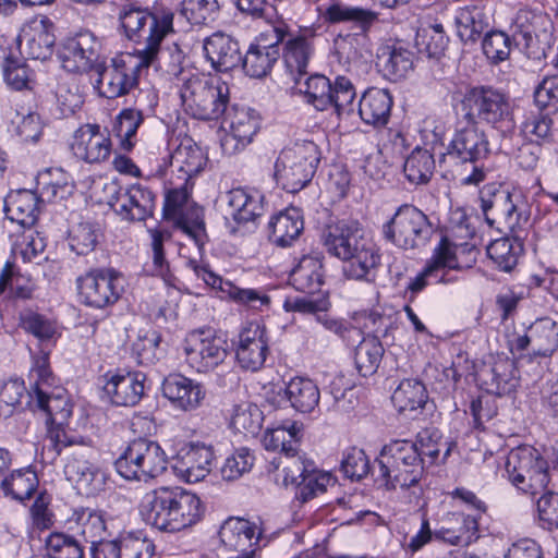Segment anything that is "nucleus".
Instances as JSON below:
<instances>
[{"label": "nucleus", "instance_id": "nucleus-28", "mask_svg": "<svg viewBox=\"0 0 558 558\" xmlns=\"http://www.w3.org/2000/svg\"><path fill=\"white\" fill-rule=\"evenodd\" d=\"M204 51L213 68L220 72L232 70L242 61L238 40L222 32H216L204 40Z\"/></svg>", "mask_w": 558, "mask_h": 558}, {"label": "nucleus", "instance_id": "nucleus-34", "mask_svg": "<svg viewBox=\"0 0 558 558\" xmlns=\"http://www.w3.org/2000/svg\"><path fill=\"white\" fill-rule=\"evenodd\" d=\"M39 198L35 192L19 190L9 193L4 201L7 217L22 228H31L37 220Z\"/></svg>", "mask_w": 558, "mask_h": 558}, {"label": "nucleus", "instance_id": "nucleus-16", "mask_svg": "<svg viewBox=\"0 0 558 558\" xmlns=\"http://www.w3.org/2000/svg\"><path fill=\"white\" fill-rule=\"evenodd\" d=\"M100 41L89 31L68 37L59 49L62 68L68 72L85 73L97 68Z\"/></svg>", "mask_w": 558, "mask_h": 558}, {"label": "nucleus", "instance_id": "nucleus-43", "mask_svg": "<svg viewBox=\"0 0 558 558\" xmlns=\"http://www.w3.org/2000/svg\"><path fill=\"white\" fill-rule=\"evenodd\" d=\"M428 396L424 384L417 379H404L395 389L391 401L400 413L423 409Z\"/></svg>", "mask_w": 558, "mask_h": 558}, {"label": "nucleus", "instance_id": "nucleus-12", "mask_svg": "<svg viewBox=\"0 0 558 558\" xmlns=\"http://www.w3.org/2000/svg\"><path fill=\"white\" fill-rule=\"evenodd\" d=\"M154 63L149 57H136L131 53H122L111 60L105 66H97V87L101 96L114 99L126 95L137 85L141 72Z\"/></svg>", "mask_w": 558, "mask_h": 558}, {"label": "nucleus", "instance_id": "nucleus-9", "mask_svg": "<svg viewBox=\"0 0 558 558\" xmlns=\"http://www.w3.org/2000/svg\"><path fill=\"white\" fill-rule=\"evenodd\" d=\"M167 457L158 442L147 438L132 440L116 461L118 473L126 480L148 482L167 470Z\"/></svg>", "mask_w": 558, "mask_h": 558}, {"label": "nucleus", "instance_id": "nucleus-52", "mask_svg": "<svg viewBox=\"0 0 558 558\" xmlns=\"http://www.w3.org/2000/svg\"><path fill=\"white\" fill-rule=\"evenodd\" d=\"M384 354V348L376 337H365L355 349L354 360L360 374L364 377L377 369Z\"/></svg>", "mask_w": 558, "mask_h": 558}, {"label": "nucleus", "instance_id": "nucleus-51", "mask_svg": "<svg viewBox=\"0 0 558 558\" xmlns=\"http://www.w3.org/2000/svg\"><path fill=\"white\" fill-rule=\"evenodd\" d=\"M264 415L254 403L245 401L233 407L231 426L238 433L255 436L263 426Z\"/></svg>", "mask_w": 558, "mask_h": 558}, {"label": "nucleus", "instance_id": "nucleus-46", "mask_svg": "<svg viewBox=\"0 0 558 558\" xmlns=\"http://www.w3.org/2000/svg\"><path fill=\"white\" fill-rule=\"evenodd\" d=\"M302 425L292 423L289 427L277 426L268 429L263 438L266 450L279 451L282 457L296 452L301 439Z\"/></svg>", "mask_w": 558, "mask_h": 558}, {"label": "nucleus", "instance_id": "nucleus-22", "mask_svg": "<svg viewBox=\"0 0 558 558\" xmlns=\"http://www.w3.org/2000/svg\"><path fill=\"white\" fill-rule=\"evenodd\" d=\"M529 347L536 356H551L558 350V317L537 318L527 332L514 341L518 351H524Z\"/></svg>", "mask_w": 558, "mask_h": 558}, {"label": "nucleus", "instance_id": "nucleus-49", "mask_svg": "<svg viewBox=\"0 0 558 558\" xmlns=\"http://www.w3.org/2000/svg\"><path fill=\"white\" fill-rule=\"evenodd\" d=\"M435 168L434 156L427 149L416 147L405 159L403 172L412 184H425L433 175Z\"/></svg>", "mask_w": 558, "mask_h": 558}, {"label": "nucleus", "instance_id": "nucleus-57", "mask_svg": "<svg viewBox=\"0 0 558 558\" xmlns=\"http://www.w3.org/2000/svg\"><path fill=\"white\" fill-rule=\"evenodd\" d=\"M48 558H84L80 542L64 533H51L46 541Z\"/></svg>", "mask_w": 558, "mask_h": 558}, {"label": "nucleus", "instance_id": "nucleus-18", "mask_svg": "<svg viewBox=\"0 0 558 558\" xmlns=\"http://www.w3.org/2000/svg\"><path fill=\"white\" fill-rule=\"evenodd\" d=\"M225 117V124L229 128L221 141L225 154L233 155L248 145L259 130L260 120L258 113L247 107L232 106Z\"/></svg>", "mask_w": 558, "mask_h": 558}, {"label": "nucleus", "instance_id": "nucleus-23", "mask_svg": "<svg viewBox=\"0 0 558 558\" xmlns=\"http://www.w3.org/2000/svg\"><path fill=\"white\" fill-rule=\"evenodd\" d=\"M71 150L86 162H101L110 156L111 141L98 124H84L75 131Z\"/></svg>", "mask_w": 558, "mask_h": 558}, {"label": "nucleus", "instance_id": "nucleus-53", "mask_svg": "<svg viewBox=\"0 0 558 558\" xmlns=\"http://www.w3.org/2000/svg\"><path fill=\"white\" fill-rule=\"evenodd\" d=\"M181 15L192 25L214 22L219 13L217 0H182Z\"/></svg>", "mask_w": 558, "mask_h": 558}, {"label": "nucleus", "instance_id": "nucleus-13", "mask_svg": "<svg viewBox=\"0 0 558 558\" xmlns=\"http://www.w3.org/2000/svg\"><path fill=\"white\" fill-rule=\"evenodd\" d=\"M280 464L284 485L295 487V498L302 504L324 493L332 482L330 474L317 471L314 463L298 454V451L281 457Z\"/></svg>", "mask_w": 558, "mask_h": 558}, {"label": "nucleus", "instance_id": "nucleus-31", "mask_svg": "<svg viewBox=\"0 0 558 558\" xmlns=\"http://www.w3.org/2000/svg\"><path fill=\"white\" fill-rule=\"evenodd\" d=\"M489 12L490 7L484 0L460 9L456 16L459 38L464 43H475L489 26Z\"/></svg>", "mask_w": 558, "mask_h": 558}, {"label": "nucleus", "instance_id": "nucleus-8", "mask_svg": "<svg viewBox=\"0 0 558 558\" xmlns=\"http://www.w3.org/2000/svg\"><path fill=\"white\" fill-rule=\"evenodd\" d=\"M179 95L186 112L199 120H215L227 111L229 87L226 83L206 80L197 74L179 85Z\"/></svg>", "mask_w": 558, "mask_h": 558}, {"label": "nucleus", "instance_id": "nucleus-6", "mask_svg": "<svg viewBox=\"0 0 558 558\" xmlns=\"http://www.w3.org/2000/svg\"><path fill=\"white\" fill-rule=\"evenodd\" d=\"M322 151L313 141H296L284 147L275 163V178L282 189L295 193L313 179Z\"/></svg>", "mask_w": 558, "mask_h": 558}, {"label": "nucleus", "instance_id": "nucleus-41", "mask_svg": "<svg viewBox=\"0 0 558 558\" xmlns=\"http://www.w3.org/2000/svg\"><path fill=\"white\" fill-rule=\"evenodd\" d=\"M278 45H251L241 64L245 73L254 78L268 75L279 58Z\"/></svg>", "mask_w": 558, "mask_h": 558}, {"label": "nucleus", "instance_id": "nucleus-30", "mask_svg": "<svg viewBox=\"0 0 558 558\" xmlns=\"http://www.w3.org/2000/svg\"><path fill=\"white\" fill-rule=\"evenodd\" d=\"M145 380L146 376L141 372L116 374L107 381L105 389L113 404L133 407L144 396Z\"/></svg>", "mask_w": 558, "mask_h": 558}, {"label": "nucleus", "instance_id": "nucleus-62", "mask_svg": "<svg viewBox=\"0 0 558 558\" xmlns=\"http://www.w3.org/2000/svg\"><path fill=\"white\" fill-rule=\"evenodd\" d=\"M254 464V457L248 449L240 448L226 458L220 468L221 476L225 481H235L247 473Z\"/></svg>", "mask_w": 558, "mask_h": 558}, {"label": "nucleus", "instance_id": "nucleus-40", "mask_svg": "<svg viewBox=\"0 0 558 558\" xmlns=\"http://www.w3.org/2000/svg\"><path fill=\"white\" fill-rule=\"evenodd\" d=\"M284 396L290 405L301 413L313 412L320 399V392L316 384L304 377H294L288 381Z\"/></svg>", "mask_w": 558, "mask_h": 558}, {"label": "nucleus", "instance_id": "nucleus-61", "mask_svg": "<svg viewBox=\"0 0 558 558\" xmlns=\"http://www.w3.org/2000/svg\"><path fill=\"white\" fill-rule=\"evenodd\" d=\"M99 236V228L90 222H82L72 230L70 246L77 255H86L95 250Z\"/></svg>", "mask_w": 558, "mask_h": 558}, {"label": "nucleus", "instance_id": "nucleus-44", "mask_svg": "<svg viewBox=\"0 0 558 558\" xmlns=\"http://www.w3.org/2000/svg\"><path fill=\"white\" fill-rule=\"evenodd\" d=\"M302 78H294V88L304 94L306 101L313 105L317 110H326L331 106V83L324 75H311Z\"/></svg>", "mask_w": 558, "mask_h": 558}, {"label": "nucleus", "instance_id": "nucleus-59", "mask_svg": "<svg viewBox=\"0 0 558 558\" xmlns=\"http://www.w3.org/2000/svg\"><path fill=\"white\" fill-rule=\"evenodd\" d=\"M366 43V32L355 29L354 33L339 34L333 40V46L339 60L351 62L362 56V48Z\"/></svg>", "mask_w": 558, "mask_h": 558}, {"label": "nucleus", "instance_id": "nucleus-4", "mask_svg": "<svg viewBox=\"0 0 558 558\" xmlns=\"http://www.w3.org/2000/svg\"><path fill=\"white\" fill-rule=\"evenodd\" d=\"M493 154L487 133L475 122H460L446 147L444 158L457 166L470 167L471 172L461 178L464 185H478L486 178L483 162Z\"/></svg>", "mask_w": 558, "mask_h": 558}, {"label": "nucleus", "instance_id": "nucleus-17", "mask_svg": "<svg viewBox=\"0 0 558 558\" xmlns=\"http://www.w3.org/2000/svg\"><path fill=\"white\" fill-rule=\"evenodd\" d=\"M518 193H512L501 184H487L480 191L481 208L488 225L505 223L514 228L519 223L515 199Z\"/></svg>", "mask_w": 558, "mask_h": 558}, {"label": "nucleus", "instance_id": "nucleus-11", "mask_svg": "<svg viewBox=\"0 0 558 558\" xmlns=\"http://www.w3.org/2000/svg\"><path fill=\"white\" fill-rule=\"evenodd\" d=\"M464 120L486 123L493 128H505L504 132L513 130L510 105L506 96L490 87H473L463 99Z\"/></svg>", "mask_w": 558, "mask_h": 558}, {"label": "nucleus", "instance_id": "nucleus-33", "mask_svg": "<svg viewBox=\"0 0 558 558\" xmlns=\"http://www.w3.org/2000/svg\"><path fill=\"white\" fill-rule=\"evenodd\" d=\"M392 97L387 89L368 88L360 99L359 113L369 125L384 126L388 123Z\"/></svg>", "mask_w": 558, "mask_h": 558}, {"label": "nucleus", "instance_id": "nucleus-60", "mask_svg": "<svg viewBox=\"0 0 558 558\" xmlns=\"http://www.w3.org/2000/svg\"><path fill=\"white\" fill-rule=\"evenodd\" d=\"M43 193L48 199L64 198L72 192L71 177L60 168H50L41 174Z\"/></svg>", "mask_w": 558, "mask_h": 558}, {"label": "nucleus", "instance_id": "nucleus-47", "mask_svg": "<svg viewBox=\"0 0 558 558\" xmlns=\"http://www.w3.org/2000/svg\"><path fill=\"white\" fill-rule=\"evenodd\" d=\"M76 532L90 546L99 543L106 536V522L100 511L90 508H81L73 513Z\"/></svg>", "mask_w": 558, "mask_h": 558}, {"label": "nucleus", "instance_id": "nucleus-29", "mask_svg": "<svg viewBox=\"0 0 558 558\" xmlns=\"http://www.w3.org/2000/svg\"><path fill=\"white\" fill-rule=\"evenodd\" d=\"M478 522L474 514L462 512H449L442 521L441 526L434 533L437 539L450 545H469L477 538Z\"/></svg>", "mask_w": 558, "mask_h": 558}, {"label": "nucleus", "instance_id": "nucleus-50", "mask_svg": "<svg viewBox=\"0 0 558 558\" xmlns=\"http://www.w3.org/2000/svg\"><path fill=\"white\" fill-rule=\"evenodd\" d=\"M37 486V475L31 469L15 470L1 483L4 495L19 501L28 499L36 490Z\"/></svg>", "mask_w": 558, "mask_h": 558}, {"label": "nucleus", "instance_id": "nucleus-7", "mask_svg": "<svg viewBox=\"0 0 558 558\" xmlns=\"http://www.w3.org/2000/svg\"><path fill=\"white\" fill-rule=\"evenodd\" d=\"M28 380L37 407L47 415L46 424L65 425L72 415V404L66 391L54 386L47 354L34 357Z\"/></svg>", "mask_w": 558, "mask_h": 558}, {"label": "nucleus", "instance_id": "nucleus-42", "mask_svg": "<svg viewBox=\"0 0 558 558\" xmlns=\"http://www.w3.org/2000/svg\"><path fill=\"white\" fill-rule=\"evenodd\" d=\"M514 373V363L511 360L499 359L492 366L483 368L478 377L488 392L500 396L509 392L515 386Z\"/></svg>", "mask_w": 558, "mask_h": 558}, {"label": "nucleus", "instance_id": "nucleus-10", "mask_svg": "<svg viewBox=\"0 0 558 558\" xmlns=\"http://www.w3.org/2000/svg\"><path fill=\"white\" fill-rule=\"evenodd\" d=\"M384 239L402 250L425 246L434 232L427 216L412 205L400 206L381 228Z\"/></svg>", "mask_w": 558, "mask_h": 558}, {"label": "nucleus", "instance_id": "nucleus-38", "mask_svg": "<svg viewBox=\"0 0 558 558\" xmlns=\"http://www.w3.org/2000/svg\"><path fill=\"white\" fill-rule=\"evenodd\" d=\"M323 264L318 256L305 255L291 270L290 282L295 290L314 294L323 284Z\"/></svg>", "mask_w": 558, "mask_h": 558}, {"label": "nucleus", "instance_id": "nucleus-45", "mask_svg": "<svg viewBox=\"0 0 558 558\" xmlns=\"http://www.w3.org/2000/svg\"><path fill=\"white\" fill-rule=\"evenodd\" d=\"M536 449L522 446L512 449L506 459L505 469L508 480L520 489V485H526L527 474L535 463Z\"/></svg>", "mask_w": 558, "mask_h": 558}, {"label": "nucleus", "instance_id": "nucleus-35", "mask_svg": "<svg viewBox=\"0 0 558 558\" xmlns=\"http://www.w3.org/2000/svg\"><path fill=\"white\" fill-rule=\"evenodd\" d=\"M231 217L238 223L254 221L264 214V195L256 190L242 187L231 190L228 195Z\"/></svg>", "mask_w": 558, "mask_h": 558}, {"label": "nucleus", "instance_id": "nucleus-24", "mask_svg": "<svg viewBox=\"0 0 558 558\" xmlns=\"http://www.w3.org/2000/svg\"><path fill=\"white\" fill-rule=\"evenodd\" d=\"M214 458L211 446L191 444L179 453L173 469L175 474L185 482L197 483L210 473Z\"/></svg>", "mask_w": 558, "mask_h": 558}, {"label": "nucleus", "instance_id": "nucleus-64", "mask_svg": "<svg viewBox=\"0 0 558 558\" xmlns=\"http://www.w3.org/2000/svg\"><path fill=\"white\" fill-rule=\"evenodd\" d=\"M534 102L541 110L558 112V74L545 76L534 90Z\"/></svg>", "mask_w": 558, "mask_h": 558}, {"label": "nucleus", "instance_id": "nucleus-37", "mask_svg": "<svg viewBox=\"0 0 558 558\" xmlns=\"http://www.w3.org/2000/svg\"><path fill=\"white\" fill-rule=\"evenodd\" d=\"M304 228L301 211L295 207L287 208L276 215L269 222V239L281 247L290 246Z\"/></svg>", "mask_w": 558, "mask_h": 558}, {"label": "nucleus", "instance_id": "nucleus-58", "mask_svg": "<svg viewBox=\"0 0 558 558\" xmlns=\"http://www.w3.org/2000/svg\"><path fill=\"white\" fill-rule=\"evenodd\" d=\"M142 122V111L133 108L122 110L117 117L113 131L120 138L121 145L124 149H131L133 147V138L135 137L136 131Z\"/></svg>", "mask_w": 558, "mask_h": 558}, {"label": "nucleus", "instance_id": "nucleus-36", "mask_svg": "<svg viewBox=\"0 0 558 558\" xmlns=\"http://www.w3.org/2000/svg\"><path fill=\"white\" fill-rule=\"evenodd\" d=\"M322 16L329 23H352L354 29L367 32L377 21V14L371 10L357 7H349L335 1L328 5L318 8Z\"/></svg>", "mask_w": 558, "mask_h": 558}, {"label": "nucleus", "instance_id": "nucleus-27", "mask_svg": "<svg viewBox=\"0 0 558 558\" xmlns=\"http://www.w3.org/2000/svg\"><path fill=\"white\" fill-rule=\"evenodd\" d=\"M207 163L203 149L192 138H183L169 156V166L179 181L191 182Z\"/></svg>", "mask_w": 558, "mask_h": 558}, {"label": "nucleus", "instance_id": "nucleus-25", "mask_svg": "<svg viewBox=\"0 0 558 558\" xmlns=\"http://www.w3.org/2000/svg\"><path fill=\"white\" fill-rule=\"evenodd\" d=\"M476 250L468 243L457 245L442 236L426 263L427 272H440L448 269L470 268L476 262Z\"/></svg>", "mask_w": 558, "mask_h": 558}, {"label": "nucleus", "instance_id": "nucleus-56", "mask_svg": "<svg viewBox=\"0 0 558 558\" xmlns=\"http://www.w3.org/2000/svg\"><path fill=\"white\" fill-rule=\"evenodd\" d=\"M448 44V37L445 34L441 24H433L422 28L416 35V45L422 52H426L429 58L440 57Z\"/></svg>", "mask_w": 558, "mask_h": 558}, {"label": "nucleus", "instance_id": "nucleus-32", "mask_svg": "<svg viewBox=\"0 0 558 558\" xmlns=\"http://www.w3.org/2000/svg\"><path fill=\"white\" fill-rule=\"evenodd\" d=\"M314 50L313 39L305 36H291L284 43L282 58L292 81L307 75V66Z\"/></svg>", "mask_w": 558, "mask_h": 558}, {"label": "nucleus", "instance_id": "nucleus-48", "mask_svg": "<svg viewBox=\"0 0 558 558\" xmlns=\"http://www.w3.org/2000/svg\"><path fill=\"white\" fill-rule=\"evenodd\" d=\"M151 66H158L171 80H178L181 84L187 83L190 78L197 75L192 69L185 65V54L178 45L158 52L157 61Z\"/></svg>", "mask_w": 558, "mask_h": 558}, {"label": "nucleus", "instance_id": "nucleus-3", "mask_svg": "<svg viewBox=\"0 0 558 558\" xmlns=\"http://www.w3.org/2000/svg\"><path fill=\"white\" fill-rule=\"evenodd\" d=\"M120 22L124 35L140 47L132 53L136 57H149L155 63L161 41L173 31V13L168 9L125 7L120 12Z\"/></svg>", "mask_w": 558, "mask_h": 558}, {"label": "nucleus", "instance_id": "nucleus-14", "mask_svg": "<svg viewBox=\"0 0 558 558\" xmlns=\"http://www.w3.org/2000/svg\"><path fill=\"white\" fill-rule=\"evenodd\" d=\"M185 362L197 373H208L228 356L226 341L210 329L191 331L183 345Z\"/></svg>", "mask_w": 558, "mask_h": 558}, {"label": "nucleus", "instance_id": "nucleus-21", "mask_svg": "<svg viewBox=\"0 0 558 558\" xmlns=\"http://www.w3.org/2000/svg\"><path fill=\"white\" fill-rule=\"evenodd\" d=\"M269 353L267 331L257 323L243 327L238 337L236 360L244 369H260Z\"/></svg>", "mask_w": 558, "mask_h": 558}, {"label": "nucleus", "instance_id": "nucleus-20", "mask_svg": "<svg viewBox=\"0 0 558 558\" xmlns=\"http://www.w3.org/2000/svg\"><path fill=\"white\" fill-rule=\"evenodd\" d=\"M54 41L53 25L45 16L27 22L17 37L21 54L34 60L48 59L52 54Z\"/></svg>", "mask_w": 558, "mask_h": 558}, {"label": "nucleus", "instance_id": "nucleus-5", "mask_svg": "<svg viewBox=\"0 0 558 558\" xmlns=\"http://www.w3.org/2000/svg\"><path fill=\"white\" fill-rule=\"evenodd\" d=\"M416 442L407 439L391 440L377 458L379 475L388 489L409 488L423 476V458Z\"/></svg>", "mask_w": 558, "mask_h": 558}, {"label": "nucleus", "instance_id": "nucleus-2", "mask_svg": "<svg viewBox=\"0 0 558 558\" xmlns=\"http://www.w3.org/2000/svg\"><path fill=\"white\" fill-rule=\"evenodd\" d=\"M329 254L345 262L344 275L350 279L372 281L380 256L367 241L356 221L341 220L329 226L324 235Z\"/></svg>", "mask_w": 558, "mask_h": 558}, {"label": "nucleus", "instance_id": "nucleus-39", "mask_svg": "<svg viewBox=\"0 0 558 558\" xmlns=\"http://www.w3.org/2000/svg\"><path fill=\"white\" fill-rule=\"evenodd\" d=\"M412 53L402 47L385 46L377 53V66L388 80L399 81L412 70Z\"/></svg>", "mask_w": 558, "mask_h": 558}, {"label": "nucleus", "instance_id": "nucleus-19", "mask_svg": "<svg viewBox=\"0 0 558 558\" xmlns=\"http://www.w3.org/2000/svg\"><path fill=\"white\" fill-rule=\"evenodd\" d=\"M113 211L126 221H144L153 215L155 194L146 186L133 184L118 189L109 199Z\"/></svg>", "mask_w": 558, "mask_h": 558}, {"label": "nucleus", "instance_id": "nucleus-55", "mask_svg": "<svg viewBox=\"0 0 558 558\" xmlns=\"http://www.w3.org/2000/svg\"><path fill=\"white\" fill-rule=\"evenodd\" d=\"M93 454L94 449L88 444L75 446L72 452H68L64 474L69 482L76 483L94 466V463L90 462Z\"/></svg>", "mask_w": 558, "mask_h": 558}, {"label": "nucleus", "instance_id": "nucleus-15", "mask_svg": "<svg viewBox=\"0 0 558 558\" xmlns=\"http://www.w3.org/2000/svg\"><path fill=\"white\" fill-rule=\"evenodd\" d=\"M77 287L86 305L104 308L119 300L123 291V278L113 269H95L80 277Z\"/></svg>", "mask_w": 558, "mask_h": 558}, {"label": "nucleus", "instance_id": "nucleus-54", "mask_svg": "<svg viewBox=\"0 0 558 558\" xmlns=\"http://www.w3.org/2000/svg\"><path fill=\"white\" fill-rule=\"evenodd\" d=\"M161 337L155 329L140 331L137 339L132 344V353L138 364L150 365L159 360Z\"/></svg>", "mask_w": 558, "mask_h": 558}, {"label": "nucleus", "instance_id": "nucleus-26", "mask_svg": "<svg viewBox=\"0 0 558 558\" xmlns=\"http://www.w3.org/2000/svg\"><path fill=\"white\" fill-rule=\"evenodd\" d=\"M162 395L171 405L182 411L197 409L206 396L204 386L180 374H171L162 381Z\"/></svg>", "mask_w": 558, "mask_h": 558}, {"label": "nucleus", "instance_id": "nucleus-63", "mask_svg": "<svg viewBox=\"0 0 558 558\" xmlns=\"http://www.w3.org/2000/svg\"><path fill=\"white\" fill-rule=\"evenodd\" d=\"M482 48L484 54L492 63H499L507 60L511 51V39L501 31H493L485 35Z\"/></svg>", "mask_w": 558, "mask_h": 558}, {"label": "nucleus", "instance_id": "nucleus-1", "mask_svg": "<svg viewBox=\"0 0 558 558\" xmlns=\"http://www.w3.org/2000/svg\"><path fill=\"white\" fill-rule=\"evenodd\" d=\"M140 511L147 524L174 533L199 522L205 508L196 494L180 487L162 486L143 496Z\"/></svg>", "mask_w": 558, "mask_h": 558}]
</instances>
